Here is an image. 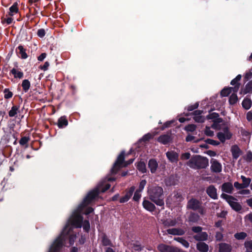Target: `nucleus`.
<instances>
[{
  "mask_svg": "<svg viewBox=\"0 0 252 252\" xmlns=\"http://www.w3.org/2000/svg\"><path fill=\"white\" fill-rule=\"evenodd\" d=\"M146 183L147 181L146 180H142L141 181L139 185L138 189L137 190L141 192L143 190L145 185H146Z\"/></svg>",
  "mask_w": 252,
  "mask_h": 252,
  "instance_id": "6e6d98bb",
  "label": "nucleus"
},
{
  "mask_svg": "<svg viewBox=\"0 0 252 252\" xmlns=\"http://www.w3.org/2000/svg\"><path fill=\"white\" fill-rule=\"evenodd\" d=\"M187 165L194 169H205L209 165V160L206 157L195 155L191 157Z\"/></svg>",
  "mask_w": 252,
  "mask_h": 252,
  "instance_id": "7ed1b4c3",
  "label": "nucleus"
},
{
  "mask_svg": "<svg viewBox=\"0 0 252 252\" xmlns=\"http://www.w3.org/2000/svg\"><path fill=\"white\" fill-rule=\"evenodd\" d=\"M137 168L142 173L147 172V168L145 163L144 161H140L137 163Z\"/></svg>",
  "mask_w": 252,
  "mask_h": 252,
  "instance_id": "f704fd0d",
  "label": "nucleus"
},
{
  "mask_svg": "<svg viewBox=\"0 0 252 252\" xmlns=\"http://www.w3.org/2000/svg\"><path fill=\"white\" fill-rule=\"evenodd\" d=\"M23 91L25 93L28 92L31 87V83L28 79H24L23 80L21 84Z\"/></svg>",
  "mask_w": 252,
  "mask_h": 252,
  "instance_id": "72a5a7b5",
  "label": "nucleus"
},
{
  "mask_svg": "<svg viewBox=\"0 0 252 252\" xmlns=\"http://www.w3.org/2000/svg\"><path fill=\"white\" fill-rule=\"evenodd\" d=\"M252 105V101L250 98L247 96L244 98V100L242 102V105L243 108L246 110H249L250 109Z\"/></svg>",
  "mask_w": 252,
  "mask_h": 252,
  "instance_id": "bb28decb",
  "label": "nucleus"
},
{
  "mask_svg": "<svg viewBox=\"0 0 252 252\" xmlns=\"http://www.w3.org/2000/svg\"><path fill=\"white\" fill-rule=\"evenodd\" d=\"M142 205L143 208L151 212H154L155 211L156 207L154 204L150 201L148 200L144 199Z\"/></svg>",
  "mask_w": 252,
  "mask_h": 252,
  "instance_id": "2eb2a0df",
  "label": "nucleus"
},
{
  "mask_svg": "<svg viewBox=\"0 0 252 252\" xmlns=\"http://www.w3.org/2000/svg\"><path fill=\"white\" fill-rule=\"evenodd\" d=\"M153 138V136L150 133L145 134L142 138L141 140L144 142L149 141Z\"/></svg>",
  "mask_w": 252,
  "mask_h": 252,
  "instance_id": "864d4df0",
  "label": "nucleus"
},
{
  "mask_svg": "<svg viewBox=\"0 0 252 252\" xmlns=\"http://www.w3.org/2000/svg\"><path fill=\"white\" fill-rule=\"evenodd\" d=\"M205 134L210 137H212L214 135V131L211 130L209 126H206L205 130Z\"/></svg>",
  "mask_w": 252,
  "mask_h": 252,
  "instance_id": "4d7b16f0",
  "label": "nucleus"
},
{
  "mask_svg": "<svg viewBox=\"0 0 252 252\" xmlns=\"http://www.w3.org/2000/svg\"><path fill=\"white\" fill-rule=\"evenodd\" d=\"M101 244L103 246H112L111 240L104 233L101 236Z\"/></svg>",
  "mask_w": 252,
  "mask_h": 252,
  "instance_id": "c756f323",
  "label": "nucleus"
},
{
  "mask_svg": "<svg viewBox=\"0 0 252 252\" xmlns=\"http://www.w3.org/2000/svg\"><path fill=\"white\" fill-rule=\"evenodd\" d=\"M200 217L197 213L190 212L189 216V220L191 222H197L199 220Z\"/></svg>",
  "mask_w": 252,
  "mask_h": 252,
  "instance_id": "2f4dec72",
  "label": "nucleus"
},
{
  "mask_svg": "<svg viewBox=\"0 0 252 252\" xmlns=\"http://www.w3.org/2000/svg\"><path fill=\"white\" fill-rule=\"evenodd\" d=\"M148 195L149 199L155 203L157 206L162 207L164 208V194L163 190L162 187L158 186H152L148 188Z\"/></svg>",
  "mask_w": 252,
  "mask_h": 252,
  "instance_id": "f03ea898",
  "label": "nucleus"
},
{
  "mask_svg": "<svg viewBox=\"0 0 252 252\" xmlns=\"http://www.w3.org/2000/svg\"><path fill=\"white\" fill-rule=\"evenodd\" d=\"M63 247L62 236H58L51 245L49 252H59Z\"/></svg>",
  "mask_w": 252,
  "mask_h": 252,
  "instance_id": "0eeeda50",
  "label": "nucleus"
},
{
  "mask_svg": "<svg viewBox=\"0 0 252 252\" xmlns=\"http://www.w3.org/2000/svg\"><path fill=\"white\" fill-rule=\"evenodd\" d=\"M157 249L160 252H186L185 251L175 246L161 243L157 246Z\"/></svg>",
  "mask_w": 252,
  "mask_h": 252,
  "instance_id": "423d86ee",
  "label": "nucleus"
},
{
  "mask_svg": "<svg viewBox=\"0 0 252 252\" xmlns=\"http://www.w3.org/2000/svg\"><path fill=\"white\" fill-rule=\"evenodd\" d=\"M174 240L181 243L186 248H188L189 246V243L182 237H174Z\"/></svg>",
  "mask_w": 252,
  "mask_h": 252,
  "instance_id": "c9c22d12",
  "label": "nucleus"
},
{
  "mask_svg": "<svg viewBox=\"0 0 252 252\" xmlns=\"http://www.w3.org/2000/svg\"><path fill=\"white\" fill-rule=\"evenodd\" d=\"M168 159L172 163H177L179 161V154L174 151H169L166 153Z\"/></svg>",
  "mask_w": 252,
  "mask_h": 252,
  "instance_id": "f8f14e48",
  "label": "nucleus"
},
{
  "mask_svg": "<svg viewBox=\"0 0 252 252\" xmlns=\"http://www.w3.org/2000/svg\"><path fill=\"white\" fill-rule=\"evenodd\" d=\"M3 93L4 94V98L6 99L11 98L13 95V93L10 91L9 88H5L3 90Z\"/></svg>",
  "mask_w": 252,
  "mask_h": 252,
  "instance_id": "a19ab883",
  "label": "nucleus"
},
{
  "mask_svg": "<svg viewBox=\"0 0 252 252\" xmlns=\"http://www.w3.org/2000/svg\"><path fill=\"white\" fill-rule=\"evenodd\" d=\"M29 140L30 138L29 137H22L19 141V144L21 146H25L28 144Z\"/></svg>",
  "mask_w": 252,
  "mask_h": 252,
  "instance_id": "a18cd8bd",
  "label": "nucleus"
},
{
  "mask_svg": "<svg viewBox=\"0 0 252 252\" xmlns=\"http://www.w3.org/2000/svg\"><path fill=\"white\" fill-rule=\"evenodd\" d=\"M68 124V120L65 116H63L59 118L57 123H55L54 125H57L60 128H63L66 127Z\"/></svg>",
  "mask_w": 252,
  "mask_h": 252,
  "instance_id": "f3484780",
  "label": "nucleus"
},
{
  "mask_svg": "<svg viewBox=\"0 0 252 252\" xmlns=\"http://www.w3.org/2000/svg\"><path fill=\"white\" fill-rule=\"evenodd\" d=\"M242 78V75L241 74H238L235 78L232 79L230 82V85L233 86L234 87H231L233 89V92L237 93L240 87L241 86V83H240V81Z\"/></svg>",
  "mask_w": 252,
  "mask_h": 252,
  "instance_id": "1a4fd4ad",
  "label": "nucleus"
},
{
  "mask_svg": "<svg viewBox=\"0 0 252 252\" xmlns=\"http://www.w3.org/2000/svg\"><path fill=\"white\" fill-rule=\"evenodd\" d=\"M234 200L228 201V203L233 210L236 212H239L242 210V206L239 202L234 201Z\"/></svg>",
  "mask_w": 252,
  "mask_h": 252,
  "instance_id": "a878e982",
  "label": "nucleus"
},
{
  "mask_svg": "<svg viewBox=\"0 0 252 252\" xmlns=\"http://www.w3.org/2000/svg\"><path fill=\"white\" fill-rule=\"evenodd\" d=\"M190 157V154L189 152L183 153L181 156V159L182 160L189 159Z\"/></svg>",
  "mask_w": 252,
  "mask_h": 252,
  "instance_id": "e2e57ef3",
  "label": "nucleus"
},
{
  "mask_svg": "<svg viewBox=\"0 0 252 252\" xmlns=\"http://www.w3.org/2000/svg\"><path fill=\"white\" fill-rule=\"evenodd\" d=\"M211 170L212 172L214 173H220L222 170V166L220 162L217 159L212 158L211 159Z\"/></svg>",
  "mask_w": 252,
  "mask_h": 252,
  "instance_id": "6e6552de",
  "label": "nucleus"
},
{
  "mask_svg": "<svg viewBox=\"0 0 252 252\" xmlns=\"http://www.w3.org/2000/svg\"><path fill=\"white\" fill-rule=\"evenodd\" d=\"M19 12L18 4L17 2H14L13 5L10 7L8 15L13 16L15 14Z\"/></svg>",
  "mask_w": 252,
  "mask_h": 252,
  "instance_id": "cd10ccee",
  "label": "nucleus"
},
{
  "mask_svg": "<svg viewBox=\"0 0 252 252\" xmlns=\"http://www.w3.org/2000/svg\"><path fill=\"white\" fill-rule=\"evenodd\" d=\"M16 52L17 55H20L22 59H26L28 58V55L26 52V49H25L22 45H20L16 49Z\"/></svg>",
  "mask_w": 252,
  "mask_h": 252,
  "instance_id": "4be33fe9",
  "label": "nucleus"
},
{
  "mask_svg": "<svg viewBox=\"0 0 252 252\" xmlns=\"http://www.w3.org/2000/svg\"><path fill=\"white\" fill-rule=\"evenodd\" d=\"M148 167L150 168L152 173H155L158 167V163L156 159H150L148 161Z\"/></svg>",
  "mask_w": 252,
  "mask_h": 252,
  "instance_id": "6ab92c4d",
  "label": "nucleus"
},
{
  "mask_svg": "<svg viewBox=\"0 0 252 252\" xmlns=\"http://www.w3.org/2000/svg\"><path fill=\"white\" fill-rule=\"evenodd\" d=\"M213 124L212 126L213 128H215L216 125H218L220 123H221L223 121V119L221 118L217 117L216 119H215L213 121Z\"/></svg>",
  "mask_w": 252,
  "mask_h": 252,
  "instance_id": "bf43d9fd",
  "label": "nucleus"
},
{
  "mask_svg": "<svg viewBox=\"0 0 252 252\" xmlns=\"http://www.w3.org/2000/svg\"><path fill=\"white\" fill-rule=\"evenodd\" d=\"M174 123L173 121H167L165 122L163 125L161 127V129L162 130H164L165 128L169 127L171 126V125Z\"/></svg>",
  "mask_w": 252,
  "mask_h": 252,
  "instance_id": "0e129e2a",
  "label": "nucleus"
},
{
  "mask_svg": "<svg viewBox=\"0 0 252 252\" xmlns=\"http://www.w3.org/2000/svg\"><path fill=\"white\" fill-rule=\"evenodd\" d=\"M197 249L201 252H207L208 246L204 242H199L196 245Z\"/></svg>",
  "mask_w": 252,
  "mask_h": 252,
  "instance_id": "c85d7f7f",
  "label": "nucleus"
},
{
  "mask_svg": "<svg viewBox=\"0 0 252 252\" xmlns=\"http://www.w3.org/2000/svg\"><path fill=\"white\" fill-rule=\"evenodd\" d=\"M248 234L245 232L236 233L234 235V238L238 240H243L246 238Z\"/></svg>",
  "mask_w": 252,
  "mask_h": 252,
  "instance_id": "58836bf2",
  "label": "nucleus"
},
{
  "mask_svg": "<svg viewBox=\"0 0 252 252\" xmlns=\"http://www.w3.org/2000/svg\"><path fill=\"white\" fill-rule=\"evenodd\" d=\"M178 180L176 176L173 175H170L165 179V183L166 186H175L177 184Z\"/></svg>",
  "mask_w": 252,
  "mask_h": 252,
  "instance_id": "5701e85b",
  "label": "nucleus"
},
{
  "mask_svg": "<svg viewBox=\"0 0 252 252\" xmlns=\"http://www.w3.org/2000/svg\"><path fill=\"white\" fill-rule=\"evenodd\" d=\"M167 234L173 235L182 236L185 234V231L181 228H173L166 230Z\"/></svg>",
  "mask_w": 252,
  "mask_h": 252,
  "instance_id": "dca6fc26",
  "label": "nucleus"
},
{
  "mask_svg": "<svg viewBox=\"0 0 252 252\" xmlns=\"http://www.w3.org/2000/svg\"><path fill=\"white\" fill-rule=\"evenodd\" d=\"M140 191L136 190L134 192V196L133 197V200L135 201H138L141 197V195L140 193Z\"/></svg>",
  "mask_w": 252,
  "mask_h": 252,
  "instance_id": "13d9d810",
  "label": "nucleus"
},
{
  "mask_svg": "<svg viewBox=\"0 0 252 252\" xmlns=\"http://www.w3.org/2000/svg\"><path fill=\"white\" fill-rule=\"evenodd\" d=\"M233 159L236 160L243 154L242 151L237 145H232L230 149Z\"/></svg>",
  "mask_w": 252,
  "mask_h": 252,
  "instance_id": "9d476101",
  "label": "nucleus"
},
{
  "mask_svg": "<svg viewBox=\"0 0 252 252\" xmlns=\"http://www.w3.org/2000/svg\"><path fill=\"white\" fill-rule=\"evenodd\" d=\"M172 138L171 137L170 133L162 134L160 135L157 139V141L163 145H167L169 144L172 141Z\"/></svg>",
  "mask_w": 252,
  "mask_h": 252,
  "instance_id": "9b49d317",
  "label": "nucleus"
},
{
  "mask_svg": "<svg viewBox=\"0 0 252 252\" xmlns=\"http://www.w3.org/2000/svg\"><path fill=\"white\" fill-rule=\"evenodd\" d=\"M232 250V247L230 244L225 243L219 244V252H231Z\"/></svg>",
  "mask_w": 252,
  "mask_h": 252,
  "instance_id": "a211bd4d",
  "label": "nucleus"
},
{
  "mask_svg": "<svg viewBox=\"0 0 252 252\" xmlns=\"http://www.w3.org/2000/svg\"><path fill=\"white\" fill-rule=\"evenodd\" d=\"M217 137L221 143H224L226 140L225 134L221 132L217 133Z\"/></svg>",
  "mask_w": 252,
  "mask_h": 252,
  "instance_id": "09e8293b",
  "label": "nucleus"
},
{
  "mask_svg": "<svg viewBox=\"0 0 252 252\" xmlns=\"http://www.w3.org/2000/svg\"><path fill=\"white\" fill-rule=\"evenodd\" d=\"M245 160L248 162H250L252 160V152L250 151H248L247 153V154L245 157Z\"/></svg>",
  "mask_w": 252,
  "mask_h": 252,
  "instance_id": "052dcab7",
  "label": "nucleus"
},
{
  "mask_svg": "<svg viewBox=\"0 0 252 252\" xmlns=\"http://www.w3.org/2000/svg\"><path fill=\"white\" fill-rule=\"evenodd\" d=\"M1 22L2 24L6 23L7 25H10L13 20V19L11 17H8L7 18H4L1 19Z\"/></svg>",
  "mask_w": 252,
  "mask_h": 252,
  "instance_id": "69168bd1",
  "label": "nucleus"
},
{
  "mask_svg": "<svg viewBox=\"0 0 252 252\" xmlns=\"http://www.w3.org/2000/svg\"><path fill=\"white\" fill-rule=\"evenodd\" d=\"M99 193V190L98 188H95L88 193L82 202L72 213L59 236L63 237V235L67 230L66 234H67L70 231H73V228H81L82 227L83 217L81 214V212L85 207L91 204L98 196Z\"/></svg>",
  "mask_w": 252,
  "mask_h": 252,
  "instance_id": "f257e3e1",
  "label": "nucleus"
},
{
  "mask_svg": "<svg viewBox=\"0 0 252 252\" xmlns=\"http://www.w3.org/2000/svg\"><path fill=\"white\" fill-rule=\"evenodd\" d=\"M45 31L43 29H39L37 31V34L40 38L43 37L45 35Z\"/></svg>",
  "mask_w": 252,
  "mask_h": 252,
  "instance_id": "338daca9",
  "label": "nucleus"
},
{
  "mask_svg": "<svg viewBox=\"0 0 252 252\" xmlns=\"http://www.w3.org/2000/svg\"><path fill=\"white\" fill-rule=\"evenodd\" d=\"M10 74H12L14 76V78L16 79L18 78L20 79L24 77V73L21 69H20L19 70V69L13 68L10 70Z\"/></svg>",
  "mask_w": 252,
  "mask_h": 252,
  "instance_id": "393cba45",
  "label": "nucleus"
},
{
  "mask_svg": "<svg viewBox=\"0 0 252 252\" xmlns=\"http://www.w3.org/2000/svg\"><path fill=\"white\" fill-rule=\"evenodd\" d=\"M193 120L197 123H204L205 119L203 116L200 115L194 116Z\"/></svg>",
  "mask_w": 252,
  "mask_h": 252,
  "instance_id": "5fc2aeb1",
  "label": "nucleus"
},
{
  "mask_svg": "<svg viewBox=\"0 0 252 252\" xmlns=\"http://www.w3.org/2000/svg\"><path fill=\"white\" fill-rule=\"evenodd\" d=\"M233 189V185L230 182L224 183L221 186V190L223 192L231 194Z\"/></svg>",
  "mask_w": 252,
  "mask_h": 252,
  "instance_id": "aec40b11",
  "label": "nucleus"
},
{
  "mask_svg": "<svg viewBox=\"0 0 252 252\" xmlns=\"http://www.w3.org/2000/svg\"><path fill=\"white\" fill-rule=\"evenodd\" d=\"M202 202L196 198L192 197L188 200L187 204V208L188 210L197 211L201 215L205 214V208L202 205Z\"/></svg>",
  "mask_w": 252,
  "mask_h": 252,
  "instance_id": "20e7f679",
  "label": "nucleus"
},
{
  "mask_svg": "<svg viewBox=\"0 0 252 252\" xmlns=\"http://www.w3.org/2000/svg\"><path fill=\"white\" fill-rule=\"evenodd\" d=\"M125 152L122 151L118 156L111 169V173L112 174H116L120 169L123 166L122 164L125 162Z\"/></svg>",
  "mask_w": 252,
  "mask_h": 252,
  "instance_id": "39448f33",
  "label": "nucleus"
},
{
  "mask_svg": "<svg viewBox=\"0 0 252 252\" xmlns=\"http://www.w3.org/2000/svg\"><path fill=\"white\" fill-rule=\"evenodd\" d=\"M220 196L222 198L226 200L227 202L228 201H231V200H235L234 197L223 193L221 194Z\"/></svg>",
  "mask_w": 252,
  "mask_h": 252,
  "instance_id": "de8ad7c7",
  "label": "nucleus"
},
{
  "mask_svg": "<svg viewBox=\"0 0 252 252\" xmlns=\"http://www.w3.org/2000/svg\"><path fill=\"white\" fill-rule=\"evenodd\" d=\"M199 103L198 102H196L193 105H189L187 107V110L188 111H191L194 109H197L198 107Z\"/></svg>",
  "mask_w": 252,
  "mask_h": 252,
  "instance_id": "680f3d73",
  "label": "nucleus"
},
{
  "mask_svg": "<svg viewBox=\"0 0 252 252\" xmlns=\"http://www.w3.org/2000/svg\"><path fill=\"white\" fill-rule=\"evenodd\" d=\"M83 229L86 232H89L90 229V224L88 220H85L83 225Z\"/></svg>",
  "mask_w": 252,
  "mask_h": 252,
  "instance_id": "8fccbe9b",
  "label": "nucleus"
},
{
  "mask_svg": "<svg viewBox=\"0 0 252 252\" xmlns=\"http://www.w3.org/2000/svg\"><path fill=\"white\" fill-rule=\"evenodd\" d=\"M244 246L247 251L252 252V240L246 241L244 243Z\"/></svg>",
  "mask_w": 252,
  "mask_h": 252,
  "instance_id": "c03bdc74",
  "label": "nucleus"
},
{
  "mask_svg": "<svg viewBox=\"0 0 252 252\" xmlns=\"http://www.w3.org/2000/svg\"><path fill=\"white\" fill-rule=\"evenodd\" d=\"M173 199L175 202L180 203L184 199V198L182 192L175 191L174 192Z\"/></svg>",
  "mask_w": 252,
  "mask_h": 252,
  "instance_id": "473e14b6",
  "label": "nucleus"
},
{
  "mask_svg": "<svg viewBox=\"0 0 252 252\" xmlns=\"http://www.w3.org/2000/svg\"><path fill=\"white\" fill-rule=\"evenodd\" d=\"M193 238L196 241H205L207 239L208 234L206 232H202L199 234L194 235Z\"/></svg>",
  "mask_w": 252,
  "mask_h": 252,
  "instance_id": "7c9ffc66",
  "label": "nucleus"
},
{
  "mask_svg": "<svg viewBox=\"0 0 252 252\" xmlns=\"http://www.w3.org/2000/svg\"><path fill=\"white\" fill-rule=\"evenodd\" d=\"M19 105H13L8 112V115L10 117H16L18 113L20 112Z\"/></svg>",
  "mask_w": 252,
  "mask_h": 252,
  "instance_id": "b1692460",
  "label": "nucleus"
},
{
  "mask_svg": "<svg viewBox=\"0 0 252 252\" xmlns=\"http://www.w3.org/2000/svg\"><path fill=\"white\" fill-rule=\"evenodd\" d=\"M205 142L208 144H210L213 146H218L220 143L216 140H214L213 139L208 138L205 140Z\"/></svg>",
  "mask_w": 252,
  "mask_h": 252,
  "instance_id": "49530a36",
  "label": "nucleus"
},
{
  "mask_svg": "<svg viewBox=\"0 0 252 252\" xmlns=\"http://www.w3.org/2000/svg\"><path fill=\"white\" fill-rule=\"evenodd\" d=\"M67 231V230H66V232L63 235V243L64 242L67 238H68L70 244L72 245L73 244L74 242V240L76 238L75 234H71L72 231H70L68 234H66Z\"/></svg>",
  "mask_w": 252,
  "mask_h": 252,
  "instance_id": "412c9836",
  "label": "nucleus"
},
{
  "mask_svg": "<svg viewBox=\"0 0 252 252\" xmlns=\"http://www.w3.org/2000/svg\"><path fill=\"white\" fill-rule=\"evenodd\" d=\"M217 189L214 185L209 186L206 189V193L211 198L218 199Z\"/></svg>",
  "mask_w": 252,
  "mask_h": 252,
  "instance_id": "4468645a",
  "label": "nucleus"
},
{
  "mask_svg": "<svg viewBox=\"0 0 252 252\" xmlns=\"http://www.w3.org/2000/svg\"><path fill=\"white\" fill-rule=\"evenodd\" d=\"M135 189L134 186L131 187L128 190H126V194L120 199V202L124 203L127 202L132 195Z\"/></svg>",
  "mask_w": 252,
  "mask_h": 252,
  "instance_id": "ddd939ff",
  "label": "nucleus"
},
{
  "mask_svg": "<svg viewBox=\"0 0 252 252\" xmlns=\"http://www.w3.org/2000/svg\"><path fill=\"white\" fill-rule=\"evenodd\" d=\"M241 179L242 180V185L244 189L248 187L251 183V179L250 178H246L245 176L243 175H242L241 176Z\"/></svg>",
  "mask_w": 252,
  "mask_h": 252,
  "instance_id": "ea45409f",
  "label": "nucleus"
},
{
  "mask_svg": "<svg viewBox=\"0 0 252 252\" xmlns=\"http://www.w3.org/2000/svg\"><path fill=\"white\" fill-rule=\"evenodd\" d=\"M232 92H233L232 87L224 88L220 92V95L222 97L227 96Z\"/></svg>",
  "mask_w": 252,
  "mask_h": 252,
  "instance_id": "4c0bfd02",
  "label": "nucleus"
},
{
  "mask_svg": "<svg viewBox=\"0 0 252 252\" xmlns=\"http://www.w3.org/2000/svg\"><path fill=\"white\" fill-rule=\"evenodd\" d=\"M252 78V72L251 70L246 72L244 76V81L247 82Z\"/></svg>",
  "mask_w": 252,
  "mask_h": 252,
  "instance_id": "3c124183",
  "label": "nucleus"
},
{
  "mask_svg": "<svg viewBox=\"0 0 252 252\" xmlns=\"http://www.w3.org/2000/svg\"><path fill=\"white\" fill-rule=\"evenodd\" d=\"M245 89V93L250 94H252V80L250 81L246 85L244 88Z\"/></svg>",
  "mask_w": 252,
  "mask_h": 252,
  "instance_id": "79ce46f5",
  "label": "nucleus"
},
{
  "mask_svg": "<svg viewBox=\"0 0 252 252\" xmlns=\"http://www.w3.org/2000/svg\"><path fill=\"white\" fill-rule=\"evenodd\" d=\"M216 240L218 241H221L223 239V235L221 232H217L216 234Z\"/></svg>",
  "mask_w": 252,
  "mask_h": 252,
  "instance_id": "774afa93",
  "label": "nucleus"
},
{
  "mask_svg": "<svg viewBox=\"0 0 252 252\" xmlns=\"http://www.w3.org/2000/svg\"><path fill=\"white\" fill-rule=\"evenodd\" d=\"M196 128V126L195 125L189 124L185 127L184 129L187 132H193L195 130Z\"/></svg>",
  "mask_w": 252,
  "mask_h": 252,
  "instance_id": "37998d69",
  "label": "nucleus"
},
{
  "mask_svg": "<svg viewBox=\"0 0 252 252\" xmlns=\"http://www.w3.org/2000/svg\"><path fill=\"white\" fill-rule=\"evenodd\" d=\"M219 117V115L218 113L214 112V113H210L209 115H208L206 116V119L207 120H215V119H216L217 117Z\"/></svg>",
  "mask_w": 252,
  "mask_h": 252,
  "instance_id": "603ef678",
  "label": "nucleus"
},
{
  "mask_svg": "<svg viewBox=\"0 0 252 252\" xmlns=\"http://www.w3.org/2000/svg\"><path fill=\"white\" fill-rule=\"evenodd\" d=\"M236 93H237L233 92L231 95L229 96V103L231 105L235 104L238 100V98Z\"/></svg>",
  "mask_w": 252,
  "mask_h": 252,
  "instance_id": "e433bc0d",
  "label": "nucleus"
}]
</instances>
